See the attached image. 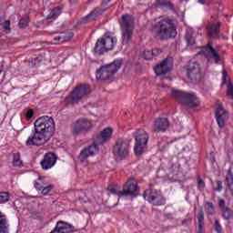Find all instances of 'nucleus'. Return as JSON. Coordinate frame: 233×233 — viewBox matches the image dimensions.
<instances>
[{
	"label": "nucleus",
	"mask_w": 233,
	"mask_h": 233,
	"mask_svg": "<svg viewBox=\"0 0 233 233\" xmlns=\"http://www.w3.org/2000/svg\"><path fill=\"white\" fill-rule=\"evenodd\" d=\"M54 132H56L54 118L52 116H41L35 121V131L27 138L25 145L26 147H41L52 139Z\"/></svg>",
	"instance_id": "1"
},
{
	"label": "nucleus",
	"mask_w": 233,
	"mask_h": 233,
	"mask_svg": "<svg viewBox=\"0 0 233 233\" xmlns=\"http://www.w3.org/2000/svg\"><path fill=\"white\" fill-rule=\"evenodd\" d=\"M227 96H230V97H232L233 99V85L232 84H229L228 86Z\"/></svg>",
	"instance_id": "44"
},
{
	"label": "nucleus",
	"mask_w": 233,
	"mask_h": 233,
	"mask_svg": "<svg viewBox=\"0 0 233 233\" xmlns=\"http://www.w3.org/2000/svg\"><path fill=\"white\" fill-rule=\"evenodd\" d=\"M60 37H64L62 38V43H66L70 41L72 37H74V33L71 31H66V33H61Z\"/></svg>",
	"instance_id": "34"
},
{
	"label": "nucleus",
	"mask_w": 233,
	"mask_h": 233,
	"mask_svg": "<svg viewBox=\"0 0 233 233\" xmlns=\"http://www.w3.org/2000/svg\"><path fill=\"white\" fill-rule=\"evenodd\" d=\"M152 32L159 41H168V39H174L177 35L174 20L168 17L157 19L155 25H153Z\"/></svg>",
	"instance_id": "2"
},
{
	"label": "nucleus",
	"mask_w": 233,
	"mask_h": 233,
	"mask_svg": "<svg viewBox=\"0 0 233 233\" xmlns=\"http://www.w3.org/2000/svg\"><path fill=\"white\" fill-rule=\"evenodd\" d=\"M53 190H54L53 185L44 186L41 189V194H43V196H48V194H50V192H52Z\"/></svg>",
	"instance_id": "37"
},
{
	"label": "nucleus",
	"mask_w": 233,
	"mask_h": 233,
	"mask_svg": "<svg viewBox=\"0 0 233 233\" xmlns=\"http://www.w3.org/2000/svg\"><path fill=\"white\" fill-rule=\"evenodd\" d=\"M0 25H1V18H0Z\"/></svg>",
	"instance_id": "58"
},
{
	"label": "nucleus",
	"mask_w": 233,
	"mask_h": 233,
	"mask_svg": "<svg viewBox=\"0 0 233 233\" xmlns=\"http://www.w3.org/2000/svg\"><path fill=\"white\" fill-rule=\"evenodd\" d=\"M215 116L219 128H225V122L228 119V112L225 110L223 105H221L219 102H217Z\"/></svg>",
	"instance_id": "15"
},
{
	"label": "nucleus",
	"mask_w": 233,
	"mask_h": 233,
	"mask_svg": "<svg viewBox=\"0 0 233 233\" xmlns=\"http://www.w3.org/2000/svg\"><path fill=\"white\" fill-rule=\"evenodd\" d=\"M185 37L188 46H194L196 45V38H194L192 33L187 32Z\"/></svg>",
	"instance_id": "35"
},
{
	"label": "nucleus",
	"mask_w": 233,
	"mask_h": 233,
	"mask_svg": "<svg viewBox=\"0 0 233 233\" xmlns=\"http://www.w3.org/2000/svg\"><path fill=\"white\" fill-rule=\"evenodd\" d=\"M198 187H199V188H205V181H203V180L201 179V177H198Z\"/></svg>",
	"instance_id": "48"
},
{
	"label": "nucleus",
	"mask_w": 233,
	"mask_h": 233,
	"mask_svg": "<svg viewBox=\"0 0 233 233\" xmlns=\"http://www.w3.org/2000/svg\"><path fill=\"white\" fill-rule=\"evenodd\" d=\"M93 127L92 120H89L88 118H80L73 127V135L81 136L83 134H88Z\"/></svg>",
	"instance_id": "9"
},
{
	"label": "nucleus",
	"mask_w": 233,
	"mask_h": 233,
	"mask_svg": "<svg viewBox=\"0 0 233 233\" xmlns=\"http://www.w3.org/2000/svg\"><path fill=\"white\" fill-rule=\"evenodd\" d=\"M25 117L27 119H32V117H34V110L33 109H28L25 113Z\"/></svg>",
	"instance_id": "45"
},
{
	"label": "nucleus",
	"mask_w": 233,
	"mask_h": 233,
	"mask_svg": "<svg viewBox=\"0 0 233 233\" xmlns=\"http://www.w3.org/2000/svg\"><path fill=\"white\" fill-rule=\"evenodd\" d=\"M225 183L228 188V190H231L232 185H233V174H232V168H228L225 177Z\"/></svg>",
	"instance_id": "28"
},
{
	"label": "nucleus",
	"mask_w": 233,
	"mask_h": 233,
	"mask_svg": "<svg viewBox=\"0 0 233 233\" xmlns=\"http://www.w3.org/2000/svg\"><path fill=\"white\" fill-rule=\"evenodd\" d=\"M0 233H8V219L6 216L0 211Z\"/></svg>",
	"instance_id": "27"
},
{
	"label": "nucleus",
	"mask_w": 233,
	"mask_h": 233,
	"mask_svg": "<svg viewBox=\"0 0 233 233\" xmlns=\"http://www.w3.org/2000/svg\"><path fill=\"white\" fill-rule=\"evenodd\" d=\"M182 223L185 224V220Z\"/></svg>",
	"instance_id": "59"
},
{
	"label": "nucleus",
	"mask_w": 233,
	"mask_h": 233,
	"mask_svg": "<svg viewBox=\"0 0 233 233\" xmlns=\"http://www.w3.org/2000/svg\"><path fill=\"white\" fill-rule=\"evenodd\" d=\"M168 6L171 10H174V5L172 3H168Z\"/></svg>",
	"instance_id": "53"
},
{
	"label": "nucleus",
	"mask_w": 233,
	"mask_h": 233,
	"mask_svg": "<svg viewBox=\"0 0 233 233\" xmlns=\"http://www.w3.org/2000/svg\"><path fill=\"white\" fill-rule=\"evenodd\" d=\"M122 32V44L128 45L132 41V35H134V29H121Z\"/></svg>",
	"instance_id": "24"
},
{
	"label": "nucleus",
	"mask_w": 233,
	"mask_h": 233,
	"mask_svg": "<svg viewBox=\"0 0 233 233\" xmlns=\"http://www.w3.org/2000/svg\"><path fill=\"white\" fill-rule=\"evenodd\" d=\"M163 52V50H161V48H154L151 50V54L153 56V57H158V56H161V53Z\"/></svg>",
	"instance_id": "42"
},
{
	"label": "nucleus",
	"mask_w": 233,
	"mask_h": 233,
	"mask_svg": "<svg viewBox=\"0 0 233 233\" xmlns=\"http://www.w3.org/2000/svg\"><path fill=\"white\" fill-rule=\"evenodd\" d=\"M30 23V17L28 15H24L18 22L19 28H26Z\"/></svg>",
	"instance_id": "32"
},
{
	"label": "nucleus",
	"mask_w": 233,
	"mask_h": 233,
	"mask_svg": "<svg viewBox=\"0 0 233 233\" xmlns=\"http://www.w3.org/2000/svg\"><path fill=\"white\" fill-rule=\"evenodd\" d=\"M221 28V22H208L206 25V32L208 39H219V32Z\"/></svg>",
	"instance_id": "14"
},
{
	"label": "nucleus",
	"mask_w": 233,
	"mask_h": 233,
	"mask_svg": "<svg viewBox=\"0 0 233 233\" xmlns=\"http://www.w3.org/2000/svg\"><path fill=\"white\" fill-rule=\"evenodd\" d=\"M167 170L168 172L166 175H163L162 177H174V176H177V174H179V166L169 162Z\"/></svg>",
	"instance_id": "25"
},
{
	"label": "nucleus",
	"mask_w": 233,
	"mask_h": 233,
	"mask_svg": "<svg viewBox=\"0 0 233 233\" xmlns=\"http://www.w3.org/2000/svg\"><path fill=\"white\" fill-rule=\"evenodd\" d=\"M172 96L187 108H198L199 105V99H198V96L194 93L173 90Z\"/></svg>",
	"instance_id": "4"
},
{
	"label": "nucleus",
	"mask_w": 233,
	"mask_h": 233,
	"mask_svg": "<svg viewBox=\"0 0 233 233\" xmlns=\"http://www.w3.org/2000/svg\"><path fill=\"white\" fill-rule=\"evenodd\" d=\"M112 139V128L106 127L104 130L100 131V133L96 134L94 137L95 145L100 147L101 145H105V143H108Z\"/></svg>",
	"instance_id": "16"
},
{
	"label": "nucleus",
	"mask_w": 233,
	"mask_h": 233,
	"mask_svg": "<svg viewBox=\"0 0 233 233\" xmlns=\"http://www.w3.org/2000/svg\"><path fill=\"white\" fill-rule=\"evenodd\" d=\"M215 192H221L223 190V182L221 180L217 181V187H213Z\"/></svg>",
	"instance_id": "43"
},
{
	"label": "nucleus",
	"mask_w": 233,
	"mask_h": 233,
	"mask_svg": "<svg viewBox=\"0 0 233 233\" xmlns=\"http://www.w3.org/2000/svg\"><path fill=\"white\" fill-rule=\"evenodd\" d=\"M107 190L110 192V194H115L116 196H121L119 193L122 191H117V189L116 188V186L114 185H109L107 187Z\"/></svg>",
	"instance_id": "40"
},
{
	"label": "nucleus",
	"mask_w": 233,
	"mask_h": 233,
	"mask_svg": "<svg viewBox=\"0 0 233 233\" xmlns=\"http://www.w3.org/2000/svg\"><path fill=\"white\" fill-rule=\"evenodd\" d=\"M3 72V65L0 64V74Z\"/></svg>",
	"instance_id": "57"
},
{
	"label": "nucleus",
	"mask_w": 233,
	"mask_h": 233,
	"mask_svg": "<svg viewBox=\"0 0 233 233\" xmlns=\"http://www.w3.org/2000/svg\"><path fill=\"white\" fill-rule=\"evenodd\" d=\"M47 184L45 182V177H39L36 182H35V188L38 191L43 190L44 187H46Z\"/></svg>",
	"instance_id": "30"
},
{
	"label": "nucleus",
	"mask_w": 233,
	"mask_h": 233,
	"mask_svg": "<svg viewBox=\"0 0 233 233\" xmlns=\"http://www.w3.org/2000/svg\"><path fill=\"white\" fill-rule=\"evenodd\" d=\"M202 52L208 63H215L218 65L219 61H221L219 53H218L214 46H212L211 43H208L207 46H204L202 47Z\"/></svg>",
	"instance_id": "12"
},
{
	"label": "nucleus",
	"mask_w": 233,
	"mask_h": 233,
	"mask_svg": "<svg viewBox=\"0 0 233 233\" xmlns=\"http://www.w3.org/2000/svg\"><path fill=\"white\" fill-rule=\"evenodd\" d=\"M198 3H199L200 5H207V3H205V0H198Z\"/></svg>",
	"instance_id": "54"
},
{
	"label": "nucleus",
	"mask_w": 233,
	"mask_h": 233,
	"mask_svg": "<svg viewBox=\"0 0 233 233\" xmlns=\"http://www.w3.org/2000/svg\"><path fill=\"white\" fill-rule=\"evenodd\" d=\"M187 77L192 83L201 81V67L198 62H189L187 66Z\"/></svg>",
	"instance_id": "11"
},
{
	"label": "nucleus",
	"mask_w": 233,
	"mask_h": 233,
	"mask_svg": "<svg viewBox=\"0 0 233 233\" xmlns=\"http://www.w3.org/2000/svg\"><path fill=\"white\" fill-rule=\"evenodd\" d=\"M98 152L99 146L96 144V142H93L92 145L82 149L79 154V159L80 161H85V159H87V157H90L91 156H96V154H97Z\"/></svg>",
	"instance_id": "19"
},
{
	"label": "nucleus",
	"mask_w": 233,
	"mask_h": 233,
	"mask_svg": "<svg viewBox=\"0 0 233 233\" xmlns=\"http://www.w3.org/2000/svg\"><path fill=\"white\" fill-rule=\"evenodd\" d=\"M165 172V169H159L158 174H163Z\"/></svg>",
	"instance_id": "56"
},
{
	"label": "nucleus",
	"mask_w": 233,
	"mask_h": 233,
	"mask_svg": "<svg viewBox=\"0 0 233 233\" xmlns=\"http://www.w3.org/2000/svg\"><path fill=\"white\" fill-rule=\"evenodd\" d=\"M121 65H123V61L117 59L107 66H103L96 71V79L106 81V79L114 77V75L117 74V71L121 68Z\"/></svg>",
	"instance_id": "6"
},
{
	"label": "nucleus",
	"mask_w": 233,
	"mask_h": 233,
	"mask_svg": "<svg viewBox=\"0 0 233 233\" xmlns=\"http://www.w3.org/2000/svg\"><path fill=\"white\" fill-rule=\"evenodd\" d=\"M119 194L121 196H134V198L137 197L139 194V186H137V180L136 177L128 178L126 184L123 186L122 192Z\"/></svg>",
	"instance_id": "10"
},
{
	"label": "nucleus",
	"mask_w": 233,
	"mask_h": 233,
	"mask_svg": "<svg viewBox=\"0 0 233 233\" xmlns=\"http://www.w3.org/2000/svg\"><path fill=\"white\" fill-rule=\"evenodd\" d=\"M170 128V121L167 117H158L153 123V132H167Z\"/></svg>",
	"instance_id": "18"
},
{
	"label": "nucleus",
	"mask_w": 233,
	"mask_h": 233,
	"mask_svg": "<svg viewBox=\"0 0 233 233\" xmlns=\"http://www.w3.org/2000/svg\"><path fill=\"white\" fill-rule=\"evenodd\" d=\"M10 199V193L8 192H0V204L6 203Z\"/></svg>",
	"instance_id": "38"
},
{
	"label": "nucleus",
	"mask_w": 233,
	"mask_h": 233,
	"mask_svg": "<svg viewBox=\"0 0 233 233\" xmlns=\"http://www.w3.org/2000/svg\"><path fill=\"white\" fill-rule=\"evenodd\" d=\"M106 49L108 51L114 50L116 45H117V37L112 35L110 32H106L104 36L101 38Z\"/></svg>",
	"instance_id": "20"
},
{
	"label": "nucleus",
	"mask_w": 233,
	"mask_h": 233,
	"mask_svg": "<svg viewBox=\"0 0 233 233\" xmlns=\"http://www.w3.org/2000/svg\"><path fill=\"white\" fill-rule=\"evenodd\" d=\"M222 218L226 221H230V219H233V211L230 209V208H226L221 210Z\"/></svg>",
	"instance_id": "29"
},
{
	"label": "nucleus",
	"mask_w": 233,
	"mask_h": 233,
	"mask_svg": "<svg viewBox=\"0 0 233 233\" xmlns=\"http://www.w3.org/2000/svg\"><path fill=\"white\" fill-rule=\"evenodd\" d=\"M150 188L143 193V198L146 201L153 205V207H163L167 205V198L163 196L161 190L154 189V184H149Z\"/></svg>",
	"instance_id": "5"
},
{
	"label": "nucleus",
	"mask_w": 233,
	"mask_h": 233,
	"mask_svg": "<svg viewBox=\"0 0 233 233\" xmlns=\"http://www.w3.org/2000/svg\"><path fill=\"white\" fill-rule=\"evenodd\" d=\"M218 207H219L220 210H225V208H228V207L225 206V199H220L218 201Z\"/></svg>",
	"instance_id": "46"
},
{
	"label": "nucleus",
	"mask_w": 233,
	"mask_h": 233,
	"mask_svg": "<svg viewBox=\"0 0 233 233\" xmlns=\"http://www.w3.org/2000/svg\"><path fill=\"white\" fill-rule=\"evenodd\" d=\"M0 26H2L5 34H10V32H12V28L10 27V20L3 21V19H1Z\"/></svg>",
	"instance_id": "33"
},
{
	"label": "nucleus",
	"mask_w": 233,
	"mask_h": 233,
	"mask_svg": "<svg viewBox=\"0 0 233 233\" xmlns=\"http://www.w3.org/2000/svg\"><path fill=\"white\" fill-rule=\"evenodd\" d=\"M119 25L121 29H134V16L130 14L122 15Z\"/></svg>",
	"instance_id": "21"
},
{
	"label": "nucleus",
	"mask_w": 233,
	"mask_h": 233,
	"mask_svg": "<svg viewBox=\"0 0 233 233\" xmlns=\"http://www.w3.org/2000/svg\"><path fill=\"white\" fill-rule=\"evenodd\" d=\"M91 92L92 88H90V85L82 84L80 86H76L69 96L66 97V106H68V105H76L79 103V101H83V99H86Z\"/></svg>",
	"instance_id": "3"
},
{
	"label": "nucleus",
	"mask_w": 233,
	"mask_h": 233,
	"mask_svg": "<svg viewBox=\"0 0 233 233\" xmlns=\"http://www.w3.org/2000/svg\"><path fill=\"white\" fill-rule=\"evenodd\" d=\"M173 66L174 58L172 56H167L162 62H160V64L154 67L155 74L157 76H165V74H168V72L172 70Z\"/></svg>",
	"instance_id": "13"
},
{
	"label": "nucleus",
	"mask_w": 233,
	"mask_h": 233,
	"mask_svg": "<svg viewBox=\"0 0 233 233\" xmlns=\"http://www.w3.org/2000/svg\"><path fill=\"white\" fill-rule=\"evenodd\" d=\"M208 216H213V215H214V208L208 209Z\"/></svg>",
	"instance_id": "51"
},
{
	"label": "nucleus",
	"mask_w": 233,
	"mask_h": 233,
	"mask_svg": "<svg viewBox=\"0 0 233 233\" xmlns=\"http://www.w3.org/2000/svg\"><path fill=\"white\" fill-rule=\"evenodd\" d=\"M60 14H61V7H56L46 16V20L49 21V19H56V17H57Z\"/></svg>",
	"instance_id": "31"
},
{
	"label": "nucleus",
	"mask_w": 233,
	"mask_h": 233,
	"mask_svg": "<svg viewBox=\"0 0 233 233\" xmlns=\"http://www.w3.org/2000/svg\"><path fill=\"white\" fill-rule=\"evenodd\" d=\"M135 137V154L136 156L143 155L145 152V148H147V145H148V133L144 129H137L134 134Z\"/></svg>",
	"instance_id": "7"
},
{
	"label": "nucleus",
	"mask_w": 233,
	"mask_h": 233,
	"mask_svg": "<svg viewBox=\"0 0 233 233\" xmlns=\"http://www.w3.org/2000/svg\"><path fill=\"white\" fill-rule=\"evenodd\" d=\"M222 75H223V76H222V81H223L222 85H225V83H227V76H228L227 69H223Z\"/></svg>",
	"instance_id": "47"
},
{
	"label": "nucleus",
	"mask_w": 233,
	"mask_h": 233,
	"mask_svg": "<svg viewBox=\"0 0 233 233\" xmlns=\"http://www.w3.org/2000/svg\"><path fill=\"white\" fill-rule=\"evenodd\" d=\"M63 39H65V36H56L54 38V41H61L63 43Z\"/></svg>",
	"instance_id": "49"
},
{
	"label": "nucleus",
	"mask_w": 233,
	"mask_h": 233,
	"mask_svg": "<svg viewBox=\"0 0 233 233\" xmlns=\"http://www.w3.org/2000/svg\"><path fill=\"white\" fill-rule=\"evenodd\" d=\"M213 228L217 233L223 232V227L221 226V223H219V220L218 218H215Z\"/></svg>",
	"instance_id": "39"
},
{
	"label": "nucleus",
	"mask_w": 233,
	"mask_h": 233,
	"mask_svg": "<svg viewBox=\"0 0 233 233\" xmlns=\"http://www.w3.org/2000/svg\"><path fill=\"white\" fill-rule=\"evenodd\" d=\"M112 0H103L102 5H108Z\"/></svg>",
	"instance_id": "52"
},
{
	"label": "nucleus",
	"mask_w": 233,
	"mask_h": 233,
	"mask_svg": "<svg viewBox=\"0 0 233 233\" xmlns=\"http://www.w3.org/2000/svg\"><path fill=\"white\" fill-rule=\"evenodd\" d=\"M103 14V9L96 7L86 17L82 18V23H90V21H96Z\"/></svg>",
	"instance_id": "22"
},
{
	"label": "nucleus",
	"mask_w": 233,
	"mask_h": 233,
	"mask_svg": "<svg viewBox=\"0 0 233 233\" xmlns=\"http://www.w3.org/2000/svg\"><path fill=\"white\" fill-rule=\"evenodd\" d=\"M206 207H208V209L214 208V204H212V202H207V203H206Z\"/></svg>",
	"instance_id": "50"
},
{
	"label": "nucleus",
	"mask_w": 233,
	"mask_h": 233,
	"mask_svg": "<svg viewBox=\"0 0 233 233\" xmlns=\"http://www.w3.org/2000/svg\"><path fill=\"white\" fill-rule=\"evenodd\" d=\"M197 219L198 221V233H203V228L205 227V211H203V208L198 209Z\"/></svg>",
	"instance_id": "26"
},
{
	"label": "nucleus",
	"mask_w": 233,
	"mask_h": 233,
	"mask_svg": "<svg viewBox=\"0 0 233 233\" xmlns=\"http://www.w3.org/2000/svg\"><path fill=\"white\" fill-rule=\"evenodd\" d=\"M13 165L14 167H21L23 161H21V154L15 153L13 155Z\"/></svg>",
	"instance_id": "36"
},
{
	"label": "nucleus",
	"mask_w": 233,
	"mask_h": 233,
	"mask_svg": "<svg viewBox=\"0 0 233 233\" xmlns=\"http://www.w3.org/2000/svg\"><path fill=\"white\" fill-rule=\"evenodd\" d=\"M113 154L116 159H125L130 154V142L119 138L113 147Z\"/></svg>",
	"instance_id": "8"
},
{
	"label": "nucleus",
	"mask_w": 233,
	"mask_h": 233,
	"mask_svg": "<svg viewBox=\"0 0 233 233\" xmlns=\"http://www.w3.org/2000/svg\"><path fill=\"white\" fill-rule=\"evenodd\" d=\"M36 61H38V63H39V61H41V59H39V57L34 58V63H35Z\"/></svg>",
	"instance_id": "55"
},
{
	"label": "nucleus",
	"mask_w": 233,
	"mask_h": 233,
	"mask_svg": "<svg viewBox=\"0 0 233 233\" xmlns=\"http://www.w3.org/2000/svg\"><path fill=\"white\" fill-rule=\"evenodd\" d=\"M105 52H108L106 47L105 46V43L101 38L97 39L94 48L95 56H103Z\"/></svg>",
	"instance_id": "23"
},
{
	"label": "nucleus",
	"mask_w": 233,
	"mask_h": 233,
	"mask_svg": "<svg viewBox=\"0 0 233 233\" xmlns=\"http://www.w3.org/2000/svg\"><path fill=\"white\" fill-rule=\"evenodd\" d=\"M57 163V156L54 153H46L41 160L40 165L43 170H50Z\"/></svg>",
	"instance_id": "17"
},
{
	"label": "nucleus",
	"mask_w": 233,
	"mask_h": 233,
	"mask_svg": "<svg viewBox=\"0 0 233 233\" xmlns=\"http://www.w3.org/2000/svg\"><path fill=\"white\" fill-rule=\"evenodd\" d=\"M142 56L144 59H146V61H149V59H152V57H154L152 56V51H150V50L144 51L142 54Z\"/></svg>",
	"instance_id": "41"
}]
</instances>
